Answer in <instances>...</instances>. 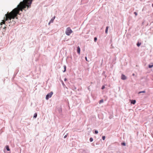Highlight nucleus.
Wrapping results in <instances>:
<instances>
[{
	"mask_svg": "<svg viewBox=\"0 0 153 153\" xmlns=\"http://www.w3.org/2000/svg\"><path fill=\"white\" fill-rule=\"evenodd\" d=\"M121 78L123 80H125L126 79L127 77L125 76V75H124L123 74H122L121 76Z\"/></svg>",
	"mask_w": 153,
	"mask_h": 153,
	"instance_id": "39448f33",
	"label": "nucleus"
},
{
	"mask_svg": "<svg viewBox=\"0 0 153 153\" xmlns=\"http://www.w3.org/2000/svg\"><path fill=\"white\" fill-rule=\"evenodd\" d=\"M153 67V65H149L148 66V67L149 68H152Z\"/></svg>",
	"mask_w": 153,
	"mask_h": 153,
	"instance_id": "dca6fc26",
	"label": "nucleus"
},
{
	"mask_svg": "<svg viewBox=\"0 0 153 153\" xmlns=\"http://www.w3.org/2000/svg\"><path fill=\"white\" fill-rule=\"evenodd\" d=\"M98 133V131L97 130H95V132H94V133L95 134H97Z\"/></svg>",
	"mask_w": 153,
	"mask_h": 153,
	"instance_id": "412c9836",
	"label": "nucleus"
},
{
	"mask_svg": "<svg viewBox=\"0 0 153 153\" xmlns=\"http://www.w3.org/2000/svg\"><path fill=\"white\" fill-rule=\"evenodd\" d=\"M136 102L135 100H132L131 101V103L133 104H134Z\"/></svg>",
	"mask_w": 153,
	"mask_h": 153,
	"instance_id": "1a4fd4ad",
	"label": "nucleus"
},
{
	"mask_svg": "<svg viewBox=\"0 0 153 153\" xmlns=\"http://www.w3.org/2000/svg\"><path fill=\"white\" fill-rule=\"evenodd\" d=\"M33 0H23L21 2L17 7L14 8L10 13L8 12L7 14H5V20H3L2 22H1V25L4 24L5 21L11 20L12 19H14L15 18L17 19V16L19 14L20 11H22L23 9H25L27 7V9L30 8Z\"/></svg>",
	"mask_w": 153,
	"mask_h": 153,
	"instance_id": "f257e3e1",
	"label": "nucleus"
},
{
	"mask_svg": "<svg viewBox=\"0 0 153 153\" xmlns=\"http://www.w3.org/2000/svg\"><path fill=\"white\" fill-rule=\"evenodd\" d=\"M67 134H67L65 136H64V138H66L67 137Z\"/></svg>",
	"mask_w": 153,
	"mask_h": 153,
	"instance_id": "a878e982",
	"label": "nucleus"
},
{
	"mask_svg": "<svg viewBox=\"0 0 153 153\" xmlns=\"http://www.w3.org/2000/svg\"><path fill=\"white\" fill-rule=\"evenodd\" d=\"M63 67L64 68V70L63 71V72H65L66 71V66L65 65H64Z\"/></svg>",
	"mask_w": 153,
	"mask_h": 153,
	"instance_id": "9b49d317",
	"label": "nucleus"
},
{
	"mask_svg": "<svg viewBox=\"0 0 153 153\" xmlns=\"http://www.w3.org/2000/svg\"><path fill=\"white\" fill-rule=\"evenodd\" d=\"M97 40V38L96 37H95L94 39V40L95 42H96Z\"/></svg>",
	"mask_w": 153,
	"mask_h": 153,
	"instance_id": "aec40b11",
	"label": "nucleus"
},
{
	"mask_svg": "<svg viewBox=\"0 0 153 153\" xmlns=\"http://www.w3.org/2000/svg\"><path fill=\"white\" fill-rule=\"evenodd\" d=\"M53 92L52 91H51L50 93L48 94L46 96V100H48L49 98L51 97L53 94Z\"/></svg>",
	"mask_w": 153,
	"mask_h": 153,
	"instance_id": "7ed1b4c3",
	"label": "nucleus"
},
{
	"mask_svg": "<svg viewBox=\"0 0 153 153\" xmlns=\"http://www.w3.org/2000/svg\"><path fill=\"white\" fill-rule=\"evenodd\" d=\"M37 113H35L33 116V118H35L37 117Z\"/></svg>",
	"mask_w": 153,
	"mask_h": 153,
	"instance_id": "4468645a",
	"label": "nucleus"
},
{
	"mask_svg": "<svg viewBox=\"0 0 153 153\" xmlns=\"http://www.w3.org/2000/svg\"><path fill=\"white\" fill-rule=\"evenodd\" d=\"M141 45V43L140 42H138L137 44V45L138 47H139Z\"/></svg>",
	"mask_w": 153,
	"mask_h": 153,
	"instance_id": "ddd939ff",
	"label": "nucleus"
},
{
	"mask_svg": "<svg viewBox=\"0 0 153 153\" xmlns=\"http://www.w3.org/2000/svg\"><path fill=\"white\" fill-rule=\"evenodd\" d=\"M85 59L86 60V61H88V60H87V57H86H86H85Z\"/></svg>",
	"mask_w": 153,
	"mask_h": 153,
	"instance_id": "bb28decb",
	"label": "nucleus"
},
{
	"mask_svg": "<svg viewBox=\"0 0 153 153\" xmlns=\"http://www.w3.org/2000/svg\"><path fill=\"white\" fill-rule=\"evenodd\" d=\"M79 153H89V151L88 150H84L80 149L79 151Z\"/></svg>",
	"mask_w": 153,
	"mask_h": 153,
	"instance_id": "20e7f679",
	"label": "nucleus"
},
{
	"mask_svg": "<svg viewBox=\"0 0 153 153\" xmlns=\"http://www.w3.org/2000/svg\"><path fill=\"white\" fill-rule=\"evenodd\" d=\"M105 136H104L102 137V139L103 140H105Z\"/></svg>",
	"mask_w": 153,
	"mask_h": 153,
	"instance_id": "4be33fe9",
	"label": "nucleus"
},
{
	"mask_svg": "<svg viewBox=\"0 0 153 153\" xmlns=\"http://www.w3.org/2000/svg\"><path fill=\"white\" fill-rule=\"evenodd\" d=\"M80 49L79 46L77 47V52L78 53L80 54Z\"/></svg>",
	"mask_w": 153,
	"mask_h": 153,
	"instance_id": "0eeeda50",
	"label": "nucleus"
},
{
	"mask_svg": "<svg viewBox=\"0 0 153 153\" xmlns=\"http://www.w3.org/2000/svg\"><path fill=\"white\" fill-rule=\"evenodd\" d=\"M134 13L135 15L136 16L137 15V13L136 12H134Z\"/></svg>",
	"mask_w": 153,
	"mask_h": 153,
	"instance_id": "5701e85b",
	"label": "nucleus"
},
{
	"mask_svg": "<svg viewBox=\"0 0 153 153\" xmlns=\"http://www.w3.org/2000/svg\"><path fill=\"white\" fill-rule=\"evenodd\" d=\"M67 80V79L66 78H65L64 79V80L65 81H66Z\"/></svg>",
	"mask_w": 153,
	"mask_h": 153,
	"instance_id": "c85d7f7f",
	"label": "nucleus"
},
{
	"mask_svg": "<svg viewBox=\"0 0 153 153\" xmlns=\"http://www.w3.org/2000/svg\"><path fill=\"white\" fill-rule=\"evenodd\" d=\"M6 28V27L5 26L3 28V31H4L5 30V28Z\"/></svg>",
	"mask_w": 153,
	"mask_h": 153,
	"instance_id": "393cba45",
	"label": "nucleus"
},
{
	"mask_svg": "<svg viewBox=\"0 0 153 153\" xmlns=\"http://www.w3.org/2000/svg\"><path fill=\"white\" fill-rule=\"evenodd\" d=\"M103 102V99L101 100L100 101L99 103L100 104L102 103Z\"/></svg>",
	"mask_w": 153,
	"mask_h": 153,
	"instance_id": "f3484780",
	"label": "nucleus"
},
{
	"mask_svg": "<svg viewBox=\"0 0 153 153\" xmlns=\"http://www.w3.org/2000/svg\"><path fill=\"white\" fill-rule=\"evenodd\" d=\"M105 88V86L104 85H103L101 88V89H103Z\"/></svg>",
	"mask_w": 153,
	"mask_h": 153,
	"instance_id": "b1692460",
	"label": "nucleus"
},
{
	"mask_svg": "<svg viewBox=\"0 0 153 153\" xmlns=\"http://www.w3.org/2000/svg\"><path fill=\"white\" fill-rule=\"evenodd\" d=\"M55 16H53V17H52L51 18V19L50 21V22H49L48 23V25H50V24L51 23H52L53 22V21L55 19Z\"/></svg>",
	"mask_w": 153,
	"mask_h": 153,
	"instance_id": "423d86ee",
	"label": "nucleus"
},
{
	"mask_svg": "<svg viewBox=\"0 0 153 153\" xmlns=\"http://www.w3.org/2000/svg\"><path fill=\"white\" fill-rule=\"evenodd\" d=\"M72 32L73 31L71 28L70 27H68L66 29L65 33L67 35L69 36Z\"/></svg>",
	"mask_w": 153,
	"mask_h": 153,
	"instance_id": "f03ea898",
	"label": "nucleus"
},
{
	"mask_svg": "<svg viewBox=\"0 0 153 153\" xmlns=\"http://www.w3.org/2000/svg\"><path fill=\"white\" fill-rule=\"evenodd\" d=\"M108 27L107 26L106 27L105 30V33H107L108 31Z\"/></svg>",
	"mask_w": 153,
	"mask_h": 153,
	"instance_id": "9d476101",
	"label": "nucleus"
},
{
	"mask_svg": "<svg viewBox=\"0 0 153 153\" xmlns=\"http://www.w3.org/2000/svg\"><path fill=\"white\" fill-rule=\"evenodd\" d=\"M62 85H63V86H65V84H64V82H62Z\"/></svg>",
	"mask_w": 153,
	"mask_h": 153,
	"instance_id": "cd10ccee",
	"label": "nucleus"
},
{
	"mask_svg": "<svg viewBox=\"0 0 153 153\" xmlns=\"http://www.w3.org/2000/svg\"><path fill=\"white\" fill-rule=\"evenodd\" d=\"M152 6L153 7V3L152 4Z\"/></svg>",
	"mask_w": 153,
	"mask_h": 153,
	"instance_id": "7c9ffc66",
	"label": "nucleus"
},
{
	"mask_svg": "<svg viewBox=\"0 0 153 153\" xmlns=\"http://www.w3.org/2000/svg\"><path fill=\"white\" fill-rule=\"evenodd\" d=\"M121 145L122 146H125L126 145V143L124 142H122L121 143Z\"/></svg>",
	"mask_w": 153,
	"mask_h": 153,
	"instance_id": "2eb2a0df",
	"label": "nucleus"
},
{
	"mask_svg": "<svg viewBox=\"0 0 153 153\" xmlns=\"http://www.w3.org/2000/svg\"><path fill=\"white\" fill-rule=\"evenodd\" d=\"M152 80H153V79Z\"/></svg>",
	"mask_w": 153,
	"mask_h": 153,
	"instance_id": "2f4dec72",
	"label": "nucleus"
},
{
	"mask_svg": "<svg viewBox=\"0 0 153 153\" xmlns=\"http://www.w3.org/2000/svg\"><path fill=\"white\" fill-rule=\"evenodd\" d=\"M6 150L7 151H9L10 150V149L9 148V146H6Z\"/></svg>",
	"mask_w": 153,
	"mask_h": 153,
	"instance_id": "f8f14e48",
	"label": "nucleus"
},
{
	"mask_svg": "<svg viewBox=\"0 0 153 153\" xmlns=\"http://www.w3.org/2000/svg\"><path fill=\"white\" fill-rule=\"evenodd\" d=\"M93 139L92 137H91L90 138L89 140L91 142H92L93 141Z\"/></svg>",
	"mask_w": 153,
	"mask_h": 153,
	"instance_id": "a211bd4d",
	"label": "nucleus"
},
{
	"mask_svg": "<svg viewBox=\"0 0 153 153\" xmlns=\"http://www.w3.org/2000/svg\"><path fill=\"white\" fill-rule=\"evenodd\" d=\"M145 92V91H142L139 92V93H138V94H140L141 93H144Z\"/></svg>",
	"mask_w": 153,
	"mask_h": 153,
	"instance_id": "6ab92c4d",
	"label": "nucleus"
},
{
	"mask_svg": "<svg viewBox=\"0 0 153 153\" xmlns=\"http://www.w3.org/2000/svg\"><path fill=\"white\" fill-rule=\"evenodd\" d=\"M132 75H133V76H134V75H135V74H134V73H133V74H132Z\"/></svg>",
	"mask_w": 153,
	"mask_h": 153,
	"instance_id": "c756f323",
	"label": "nucleus"
},
{
	"mask_svg": "<svg viewBox=\"0 0 153 153\" xmlns=\"http://www.w3.org/2000/svg\"><path fill=\"white\" fill-rule=\"evenodd\" d=\"M9 23H10L11 25H14L16 23V22L15 21L13 20L12 21H10L8 22Z\"/></svg>",
	"mask_w": 153,
	"mask_h": 153,
	"instance_id": "6e6552de",
	"label": "nucleus"
}]
</instances>
